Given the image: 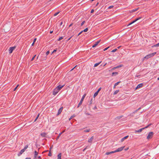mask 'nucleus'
Wrapping results in <instances>:
<instances>
[{"instance_id": "37", "label": "nucleus", "mask_w": 159, "mask_h": 159, "mask_svg": "<svg viewBox=\"0 0 159 159\" xmlns=\"http://www.w3.org/2000/svg\"><path fill=\"white\" fill-rule=\"evenodd\" d=\"M28 145H26L25 146V147H24V148L26 150L28 148Z\"/></svg>"}, {"instance_id": "4", "label": "nucleus", "mask_w": 159, "mask_h": 159, "mask_svg": "<svg viewBox=\"0 0 159 159\" xmlns=\"http://www.w3.org/2000/svg\"><path fill=\"white\" fill-rule=\"evenodd\" d=\"M153 134L154 133L152 132H149L148 135L147 136V139H151L152 137Z\"/></svg>"}, {"instance_id": "46", "label": "nucleus", "mask_w": 159, "mask_h": 159, "mask_svg": "<svg viewBox=\"0 0 159 159\" xmlns=\"http://www.w3.org/2000/svg\"><path fill=\"white\" fill-rule=\"evenodd\" d=\"M19 85L18 84L14 89V91H15L16 90V89H17V87H18Z\"/></svg>"}, {"instance_id": "40", "label": "nucleus", "mask_w": 159, "mask_h": 159, "mask_svg": "<svg viewBox=\"0 0 159 159\" xmlns=\"http://www.w3.org/2000/svg\"><path fill=\"white\" fill-rule=\"evenodd\" d=\"M36 56V55H35L32 58L31 60V61H32L33 60H34V58L35 57V56Z\"/></svg>"}, {"instance_id": "59", "label": "nucleus", "mask_w": 159, "mask_h": 159, "mask_svg": "<svg viewBox=\"0 0 159 159\" xmlns=\"http://www.w3.org/2000/svg\"><path fill=\"white\" fill-rule=\"evenodd\" d=\"M131 25V23H130L127 25V26H128Z\"/></svg>"}, {"instance_id": "23", "label": "nucleus", "mask_w": 159, "mask_h": 159, "mask_svg": "<svg viewBox=\"0 0 159 159\" xmlns=\"http://www.w3.org/2000/svg\"><path fill=\"white\" fill-rule=\"evenodd\" d=\"M90 131V129H85L84 130V132H89Z\"/></svg>"}, {"instance_id": "24", "label": "nucleus", "mask_w": 159, "mask_h": 159, "mask_svg": "<svg viewBox=\"0 0 159 159\" xmlns=\"http://www.w3.org/2000/svg\"><path fill=\"white\" fill-rule=\"evenodd\" d=\"M119 91V90H116V91H115L114 92V93H113V95H115L117 94L118 93V92Z\"/></svg>"}, {"instance_id": "48", "label": "nucleus", "mask_w": 159, "mask_h": 159, "mask_svg": "<svg viewBox=\"0 0 159 159\" xmlns=\"http://www.w3.org/2000/svg\"><path fill=\"white\" fill-rule=\"evenodd\" d=\"M101 89V88H100L97 91V92H98V93L100 91V90Z\"/></svg>"}, {"instance_id": "11", "label": "nucleus", "mask_w": 159, "mask_h": 159, "mask_svg": "<svg viewBox=\"0 0 159 159\" xmlns=\"http://www.w3.org/2000/svg\"><path fill=\"white\" fill-rule=\"evenodd\" d=\"M143 84L142 83L138 85L136 87L135 89H137L139 88H140L141 87H142L143 86Z\"/></svg>"}, {"instance_id": "8", "label": "nucleus", "mask_w": 159, "mask_h": 159, "mask_svg": "<svg viewBox=\"0 0 159 159\" xmlns=\"http://www.w3.org/2000/svg\"><path fill=\"white\" fill-rule=\"evenodd\" d=\"M64 85H61L60 84L58 86H57L56 88L58 89L59 91H60L61 89L64 86Z\"/></svg>"}, {"instance_id": "22", "label": "nucleus", "mask_w": 159, "mask_h": 159, "mask_svg": "<svg viewBox=\"0 0 159 159\" xmlns=\"http://www.w3.org/2000/svg\"><path fill=\"white\" fill-rule=\"evenodd\" d=\"M38 152L36 151H34V156L35 158H36V156L38 155Z\"/></svg>"}, {"instance_id": "29", "label": "nucleus", "mask_w": 159, "mask_h": 159, "mask_svg": "<svg viewBox=\"0 0 159 159\" xmlns=\"http://www.w3.org/2000/svg\"><path fill=\"white\" fill-rule=\"evenodd\" d=\"M93 98H91L90 102H89V105H91L92 103H93Z\"/></svg>"}, {"instance_id": "45", "label": "nucleus", "mask_w": 159, "mask_h": 159, "mask_svg": "<svg viewBox=\"0 0 159 159\" xmlns=\"http://www.w3.org/2000/svg\"><path fill=\"white\" fill-rule=\"evenodd\" d=\"M114 7L113 6H111L108 7V9H111Z\"/></svg>"}, {"instance_id": "51", "label": "nucleus", "mask_w": 159, "mask_h": 159, "mask_svg": "<svg viewBox=\"0 0 159 159\" xmlns=\"http://www.w3.org/2000/svg\"><path fill=\"white\" fill-rule=\"evenodd\" d=\"M94 10L93 9H92L91 11V13H93L94 12Z\"/></svg>"}, {"instance_id": "41", "label": "nucleus", "mask_w": 159, "mask_h": 159, "mask_svg": "<svg viewBox=\"0 0 159 159\" xmlns=\"http://www.w3.org/2000/svg\"><path fill=\"white\" fill-rule=\"evenodd\" d=\"M53 32V30H52V29H51L50 30V34H52Z\"/></svg>"}, {"instance_id": "13", "label": "nucleus", "mask_w": 159, "mask_h": 159, "mask_svg": "<svg viewBox=\"0 0 159 159\" xmlns=\"http://www.w3.org/2000/svg\"><path fill=\"white\" fill-rule=\"evenodd\" d=\"M141 17H139V18H137L135 20H134L132 22H131V24H132L134 23V22H135L136 21H137L138 20H139V19H141Z\"/></svg>"}, {"instance_id": "9", "label": "nucleus", "mask_w": 159, "mask_h": 159, "mask_svg": "<svg viewBox=\"0 0 159 159\" xmlns=\"http://www.w3.org/2000/svg\"><path fill=\"white\" fill-rule=\"evenodd\" d=\"M47 135V133H45V132L42 133L40 134L41 136L42 137H44V138L47 137H46Z\"/></svg>"}, {"instance_id": "61", "label": "nucleus", "mask_w": 159, "mask_h": 159, "mask_svg": "<svg viewBox=\"0 0 159 159\" xmlns=\"http://www.w3.org/2000/svg\"><path fill=\"white\" fill-rule=\"evenodd\" d=\"M25 150H26L25 149H24V148H23V149H22V150L24 152Z\"/></svg>"}, {"instance_id": "49", "label": "nucleus", "mask_w": 159, "mask_h": 159, "mask_svg": "<svg viewBox=\"0 0 159 159\" xmlns=\"http://www.w3.org/2000/svg\"><path fill=\"white\" fill-rule=\"evenodd\" d=\"M111 152V154L116 152V150L113 151Z\"/></svg>"}, {"instance_id": "50", "label": "nucleus", "mask_w": 159, "mask_h": 159, "mask_svg": "<svg viewBox=\"0 0 159 159\" xmlns=\"http://www.w3.org/2000/svg\"><path fill=\"white\" fill-rule=\"evenodd\" d=\"M36 40V38L34 39V41H33V42L35 43V42Z\"/></svg>"}, {"instance_id": "28", "label": "nucleus", "mask_w": 159, "mask_h": 159, "mask_svg": "<svg viewBox=\"0 0 159 159\" xmlns=\"http://www.w3.org/2000/svg\"><path fill=\"white\" fill-rule=\"evenodd\" d=\"M39 115H40V114L39 113L38 115H37V116L36 117V118L35 119V120H34V122H35L37 120L38 118H39Z\"/></svg>"}, {"instance_id": "7", "label": "nucleus", "mask_w": 159, "mask_h": 159, "mask_svg": "<svg viewBox=\"0 0 159 159\" xmlns=\"http://www.w3.org/2000/svg\"><path fill=\"white\" fill-rule=\"evenodd\" d=\"M124 148H125V146H122V147H121L118 148V149H117L116 150V152H119L121 151L124 149Z\"/></svg>"}, {"instance_id": "31", "label": "nucleus", "mask_w": 159, "mask_h": 159, "mask_svg": "<svg viewBox=\"0 0 159 159\" xmlns=\"http://www.w3.org/2000/svg\"><path fill=\"white\" fill-rule=\"evenodd\" d=\"M117 50V48H116L114 49L111 52H116Z\"/></svg>"}, {"instance_id": "26", "label": "nucleus", "mask_w": 159, "mask_h": 159, "mask_svg": "<svg viewBox=\"0 0 159 159\" xmlns=\"http://www.w3.org/2000/svg\"><path fill=\"white\" fill-rule=\"evenodd\" d=\"M62 134V133H61L59 134L57 136V137L56 138V140H57L60 137L61 135Z\"/></svg>"}, {"instance_id": "16", "label": "nucleus", "mask_w": 159, "mask_h": 159, "mask_svg": "<svg viewBox=\"0 0 159 159\" xmlns=\"http://www.w3.org/2000/svg\"><path fill=\"white\" fill-rule=\"evenodd\" d=\"M61 153H60L57 155V159H61Z\"/></svg>"}, {"instance_id": "55", "label": "nucleus", "mask_w": 159, "mask_h": 159, "mask_svg": "<svg viewBox=\"0 0 159 159\" xmlns=\"http://www.w3.org/2000/svg\"><path fill=\"white\" fill-rule=\"evenodd\" d=\"M129 149V148L127 147L125 149V151H127Z\"/></svg>"}, {"instance_id": "47", "label": "nucleus", "mask_w": 159, "mask_h": 159, "mask_svg": "<svg viewBox=\"0 0 159 159\" xmlns=\"http://www.w3.org/2000/svg\"><path fill=\"white\" fill-rule=\"evenodd\" d=\"M109 48V47H107V48H105V49H103V51H105L107 50Z\"/></svg>"}, {"instance_id": "17", "label": "nucleus", "mask_w": 159, "mask_h": 159, "mask_svg": "<svg viewBox=\"0 0 159 159\" xmlns=\"http://www.w3.org/2000/svg\"><path fill=\"white\" fill-rule=\"evenodd\" d=\"M101 62H102V61H100L99 62H98V63H95L94 66V67H96L97 66L99 65L101 63Z\"/></svg>"}, {"instance_id": "52", "label": "nucleus", "mask_w": 159, "mask_h": 159, "mask_svg": "<svg viewBox=\"0 0 159 159\" xmlns=\"http://www.w3.org/2000/svg\"><path fill=\"white\" fill-rule=\"evenodd\" d=\"M87 146H86L85 148L83 150V151H84L87 149Z\"/></svg>"}, {"instance_id": "10", "label": "nucleus", "mask_w": 159, "mask_h": 159, "mask_svg": "<svg viewBox=\"0 0 159 159\" xmlns=\"http://www.w3.org/2000/svg\"><path fill=\"white\" fill-rule=\"evenodd\" d=\"M63 109V107H61L58 110V112L57 115H59L61 112L62 109Z\"/></svg>"}, {"instance_id": "60", "label": "nucleus", "mask_w": 159, "mask_h": 159, "mask_svg": "<svg viewBox=\"0 0 159 159\" xmlns=\"http://www.w3.org/2000/svg\"><path fill=\"white\" fill-rule=\"evenodd\" d=\"M138 111L137 110H136L134 111V113H135L137 112Z\"/></svg>"}, {"instance_id": "6", "label": "nucleus", "mask_w": 159, "mask_h": 159, "mask_svg": "<svg viewBox=\"0 0 159 159\" xmlns=\"http://www.w3.org/2000/svg\"><path fill=\"white\" fill-rule=\"evenodd\" d=\"M59 91L57 88H56L53 90V94L54 95H56Z\"/></svg>"}, {"instance_id": "43", "label": "nucleus", "mask_w": 159, "mask_h": 159, "mask_svg": "<svg viewBox=\"0 0 159 159\" xmlns=\"http://www.w3.org/2000/svg\"><path fill=\"white\" fill-rule=\"evenodd\" d=\"M57 51V49H54V50L52 52L51 54H52L53 53L56 52Z\"/></svg>"}, {"instance_id": "54", "label": "nucleus", "mask_w": 159, "mask_h": 159, "mask_svg": "<svg viewBox=\"0 0 159 159\" xmlns=\"http://www.w3.org/2000/svg\"><path fill=\"white\" fill-rule=\"evenodd\" d=\"M107 64V63H106L105 64H104V65L102 64L101 65V66L103 65V66H106Z\"/></svg>"}, {"instance_id": "63", "label": "nucleus", "mask_w": 159, "mask_h": 159, "mask_svg": "<svg viewBox=\"0 0 159 159\" xmlns=\"http://www.w3.org/2000/svg\"><path fill=\"white\" fill-rule=\"evenodd\" d=\"M38 158L39 159H41V157L40 156H39L38 157Z\"/></svg>"}, {"instance_id": "21", "label": "nucleus", "mask_w": 159, "mask_h": 159, "mask_svg": "<svg viewBox=\"0 0 159 159\" xmlns=\"http://www.w3.org/2000/svg\"><path fill=\"white\" fill-rule=\"evenodd\" d=\"M98 92L97 91L94 94L93 97L94 98H95L98 95Z\"/></svg>"}, {"instance_id": "64", "label": "nucleus", "mask_w": 159, "mask_h": 159, "mask_svg": "<svg viewBox=\"0 0 159 159\" xmlns=\"http://www.w3.org/2000/svg\"><path fill=\"white\" fill-rule=\"evenodd\" d=\"M62 24H63L62 22H61L60 23V25H62Z\"/></svg>"}, {"instance_id": "19", "label": "nucleus", "mask_w": 159, "mask_h": 159, "mask_svg": "<svg viewBox=\"0 0 159 159\" xmlns=\"http://www.w3.org/2000/svg\"><path fill=\"white\" fill-rule=\"evenodd\" d=\"M123 115H121L120 116H118L116 118V119L119 120V119H120V118H122V117H123Z\"/></svg>"}, {"instance_id": "39", "label": "nucleus", "mask_w": 159, "mask_h": 159, "mask_svg": "<svg viewBox=\"0 0 159 159\" xmlns=\"http://www.w3.org/2000/svg\"><path fill=\"white\" fill-rule=\"evenodd\" d=\"M85 22V21H83L82 23H81V26H82L84 24V23Z\"/></svg>"}, {"instance_id": "36", "label": "nucleus", "mask_w": 159, "mask_h": 159, "mask_svg": "<svg viewBox=\"0 0 159 159\" xmlns=\"http://www.w3.org/2000/svg\"><path fill=\"white\" fill-rule=\"evenodd\" d=\"M63 39V37H60L59 38V39L58 40V41H60L62 39Z\"/></svg>"}, {"instance_id": "1", "label": "nucleus", "mask_w": 159, "mask_h": 159, "mask_svg": "<svg viewBox=\"0 0 159 159\" xmlns=\"http://www.w3.org/2000/svg\"><path fill=\"white\" fill-rule=\"evenodd\" d=\"M156 53V52H154L152 53H151L149 54L146 55L144 57V59H148L149 58L155 55Z\"/></svg>"}, {"instance_id": "5", "label": "nucleus", "mask_w": 159, "mask_h": 159, "mask_svg": "<svg viewBox=\"0 0 159 159\" xmlns=\"http://www.w3.org/2000/svg\"><path fill=\"white\" fill-rule=\"evenodd\" d=\"M16 46L11 47L9 48V53L11 54L12 53L13 51L16 48Z\"/></svg>"}, {"instance_id": "27", "label": "nucleus", "mask_w": 159, "mask_h": 159, "mask_svg": "<svg viewBox=\"0 0 159 159\" xmlns=\"http://www.w3.org/2000/svg\"><path fill=\"white\" fill-rule=\"evenodd\" d=\"M159 46V43L155 45H154L152 46V47H158Z\"/></svg>"}, {"instance_id": "62", "label": "nucleus", "mask_w": 159, "mask_h": 159, "mask_svg": "<svg viewBox=\"0 0 159 159\" xmlns=\"http://www.w3.org/2000/svg\"><path fill=\"white\" fill-rule=\"evenodd\" d=\"M25 150H26L25 149H24V148H23V149H22V150L24 152Z\"/></svg>"}, {"instance_id": "56", "label": "nucleus", "mask_w": 159, "mask_h": 159, "mask_svg": "<svg viewBox=\"0 0 159 159\" xmlns=\"http://www.w3.org/2000/svg\"><path fill=\"white\" fill-rule=\"evenodd\" d=\"M93 109L94 110H95V109H97V107H96V106H95V107L93 108Z\"/></svg>"}, {"instance_id": "53", "label": "nucleus", "mask_w": 159, "mask_h": 159, "mask_svg": "<svg viewBox=\"0 0 159 159\" xmlns=\"http://www.w3.org/2000/svg\"><path fill=\"white\" fill-rule=\"evenodd\" d=\"M116 67H113V68H112L111 69V70H114L115 69H116Z\"/></svg>"}, {"instance_id": "33", "label": "nucleus", "mask_w": 159, "mask_h": 159, "mask_svg": "<svg viewBox=\"0 0 159 159\" xmlns=\"http://www.w3.org/2000/svg\"><path fill=\"white\" fill-rule=\"evenodd\" d=\"M60 13V12L59 11V12H58L55 13L54 15V16H56L59 13Z\"/></svg>"}, {"instance_id": "44", "label": "nucleus", "mask_w": 159, "mask_h": 159, "mask_svg": "<svg viewBox=\"0 0 159 159\" xmlns=\"http://www.w3.org/2000/svg\"><path fill=\"white\" fill-rule=\"evenodd\" d=\"M49 51H48L47 52H46V55H48V54H49Z\"/></svg>"}, {"instance_id": "2", "label": "nucleus", "mask_w": 159, "mask_h": 159, "mask_svg": "<svg viewBox=\"0 0 159 159\" xmlns=\"http://www.w3.org/2000/svg\"><path fill=\"white\" fill-rule=\"evenodd\" d=\"M86 95V94H84L83 95V96L80 101V102L78 104V105L77 107V108L79 107L80 106V105H81V104H82V102H83L84 100V98L85 97Z\"/></svg>"}, {"instance_id": "18", "label": "nucleus", "mask_w": 159, "mask_h": 159, "mask_svg": "<svg viewBox=\"0 0 159 159\" xmlns=\"http://www.w3.org/2000/svg\"><path fill=\"white\" fill-rule=\"evenodd\" d=\"M24 152L22 150H21L20 152L18 154V156H20L22 153L23 152Z\"/></svg>"}, {"instance_id": "38", "label": "nucleus", "mask_w": 159, "mask_h": 159, "mask_svg": "<svg viewBox=\"0 0 159 159\" xmlns=\"http://www.w3.org/2000/svg\"><path fill=\"white\" fill-rule=\"evenodd\" d=\"M28 145H26L25 146V147H24V148L26 150L28 148Z\"/></svg>"}, {"instance_id": "34", "label": "nucleus", "mask_w": 159, "mask_h": 159, "mask_svg": "<svg viewBox=\"0 0 159 159\" xmlns=\"http://www.w3.org/2000/svg\"><path fill=\"white\" fill-rule=\"evenodd\" d=\"M120 81H119V82H118L116 83L115 84V86H116L119 83H120Z\"/></svg>"}, {"instance_id": "3", "label": "nucleus", "mask_w": 159, "mask_h": 159, "mask_svg": "<svg viewBox=\"0 0 159 159\" xmlns=\"http://www.w3.org/2000/svg\"><path fill=\"white\" fill-rule=\"evenodd\" d=\"M151 125V124L148 125L147 126H146V127H144V128H143L139 130H135V133H136L137 132H139V133H140V132H141L142 130L144 129H146V128H148V127H149Z\"/></svg>"}, {"instance_id": "12", "label": "nucleus", "mask_w": 159, "mask_h": 159, "mask_svg": "<svg viewBox=\"0 0 159 159\" xmlns=\"http://www.w3.org/2000/svg\"><path fill=\"white\" fill-rule=\"evenodd\" d=\"M100 42V40L98 41L97 42H96L93 45L92 47L94 48L96 47L98 45V44Z\"/></svg>"}, {"instance_id": "20", "label": "nucleus", "mask_w": 159, "mask_h": 159, "mask_svg": "<svg viewBox=\"0 0 159 159\" xmlns=\"http://www.w3.org/2000/svg\"><path fill=\"white\" fill-rule=\"evenodd\" d=\"M118 74V72H113L112 73V76H113L114 75H116Z\"/></svg>"}, {"instance_id": "30", "label": "nucleus", "mask_w": 159, "mask_h": 159, "mask_svg": "<svg viewBox=\"0 0 159 159\" xmlns=\"http://www.w3.org/2000/svg\"><path fill=\"white\" fill-rule=\"evenodd\" d=\"M88 28H85V29H84V30H82V31H83V32H87L88 31Z\"/></svg>"}, {"instance_id": "35", "label": "nucleus", "mask_w": 159, "mask_h": 159, "mask_svg": "<svg viewBox=\"0 0 159 159\" xmlns=\"http://www.w3.org/2000/svg\"><path fill=\"white\" fill-rule=\"evenodd\" d=\"M48 156H50V157H51L52 156V154L51 153V152H50V151L49 152V153L48 154Z\"/></svg>"}, {"instance_id": "14", "label": "nucleus", "mask_w": 159, "mask_h": 159, "mask_svg": "<svg viewBox=\"0 0 159 159\" xmlns=\"http://www.w3.org/2000/svg\"><path fill=\"white\" fill-rule=\"evenodd\" d=\"M94 139V137L93 136H92L91 138L89 139L88 142L90 143H91L93 140Z\"/></svg>"}, {"instance_id": "32", "label": "nucleus", "mask_w": 159, "mask_h": 159, "mask_svg": "<svg viewBox=\"0 0 159 159\" xmlns=\"http://www.w3.org/2000/svg\"><path fill=\"white\" fill-rule=\"evenodd\" d=\"M111 154V152H107L106 153H105V154L106 155H109L110 154Z\"/></svg>"}, {"instance_id": "58", "label": "nucleus", "mask_w": 159, "mask_h": 159, "mask_svg": "<svg viewBox=\"0 0 159 159\" xmlns=\"http://www.w3.org/2000/svg\"><path fill=\"white\" fill-rule=\"evenodd\" d=\"M86 115L87 116H88V115H90V114L89 113H86Z\"/></svg>"}, {"instance_id": "57", "label": "nucleus", "mask_w": 159, "mask_h": 159, "mask_svg": "<svg viewBox=\"0 0 159 159\" xmlns=\"http://www.w3.org/2000/svg\"><path fill=\"white\" fill-rule=\"evenodd\" d=\"M73 36V35L71 37H70L67 40V41H69L70 39L71 38H72V37Z\"/></svg>"}, {"instance_id": "25", "label": "nucleus", "mask_w": 159, "mask_h": 159, "mask_svg": "<svg viewBox=\"0 0 159 159\" xmlns=\"http://www.w3.org/2000/svg\"><path fill=\"white\" fill-rule=\"evenodd\" d=\"M123 66V65H119V66H116V69L117 68H120V67H122Z\"/></svg>"}, {"instance_id": "42", "label": "nucleus", "mask_w": 159, "mask_h": 159, "mask_svg": "<svg viewBox=\"0 0 159 159\" xmlns=\"http://www.w3.org/2000/svg\"><path fill=\"white\" fill-rule=\"evenodd\" d=\"M83 32V31H81L78 34L77 36H79V35H80V34H81Z\"/></svg>"}, {"instance_id": "15", "label": "nucleus", "mask_w": 159, "mask_h": 159, "mask_svg": "<svg viewBox=\"0 0 159 159\" xmlns=\"http://www.w3.org/2000/svg\"><path fill=\"white\" fill-rule=\"evenodd\" d=\"M129 137L128 135H127L126 136H125L123 138L121 139V141L123 142V141L125 139H127V138H128Z\"/></svg>"}]
</instances>
